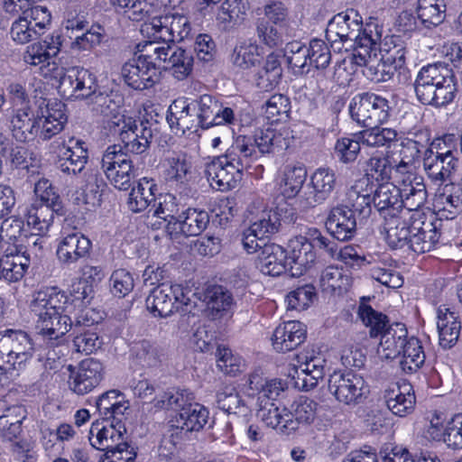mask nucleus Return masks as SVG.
<instances>
[{"label": "nucleus", "mask_w": 462, "mask_h": 462, "mask_svg": "<svg viewBox=\"0 0 462 462\" xmlns=\"http://www.w3.org/2000/svg\"><path fill=\"white\" fill-rule=\"evenodd\" d=\"M82 295L70 299L58 287H45L32 295L29 309L35 318V331L48 346H54L69 332L73 319L75 326L82 323L79 313L83 311L87 289Z\"/></svg>", "instance_id": "1"}, {"label": "nucleus", "mask_w": 462, "mask_h": 462, "mask_svg": "<svg viewBox=\"0 0 462 462\" xmlns=\"http://www.w3.org/2000/svg\"><path fill=\"white\" fill-rule=\"evenodd\" d=\"M62 46L61 36L58 33L48 35L43 41L36 42L25 49L23 60L30 66L40 67L41 74L47 79H59L58 89L67 98L86 97L96 89V75L87 69L72 67L64 69L56 61Z\"/></svg>", "instance_id": "2"}, {"label": "nucleus", "mask_w": 462, "mask_h": 462, "mask_svg": "<svg viewBox=\"0 0 462 462\" xmlns=\"http://www.w3.org/2000/svg\"><path fill=\"white\" fill-rule=\"evenodd\" d=\"M247 383L251 391L248 394H257V417L261 421L282 432H294L296 422L291 412L286 407H280L274 402L283 391L282 383L275 379L267 380L262 373L256 371L249 375Z\"/></svg>", "instance_id": "3"}, {"label": "nucleus", "mask_w": 462, "mask_h": 462, "mask_svg": "<svg viewBox=\"0 0 462 462\" xmlns=\"http://www.w3.org/2000/svg\"><path fill=\"white\" fill-rule=\"evenodd\" d=\"M382 36V26L375 19L362 24L349 14L339 13L329 21L326 30V39L334 46L341 43L346 50L353 48V53L373 46Z\"/></svg>", "instance_id": "4"}, {"label": "nucleus", "mask_w": 462, "mask_h": 462, "mask_svg": "<svg viewBox=\"0 0 462 462\" xmlns=\"http://www.w3.org/2000/svg\"><path fill=\"white\" fill-rule=\"evenodd\" d=\"M414 89L422 104L444 106L454 101L457 83L452 69L448 66L441 63L429 64L418 72Z\"/></svg>", "instance_id": "5"}, {"label": "nucleus", "mask_w": 462, "mask_h": 462, "mask_svg": "<svg viewBox=\"0 0 462 462\" xmlns=\"http://www.w3.org/2000/svg\"><path fill=\"white\" fill-rule=\"evenodd\" d=\"M379 43L380 40L373 46H367L365 49H361L358 53H352L348 58H345L336 68L335 74L337 79H342L341 83L348 80L343 76V71L347 69V65L364 66L365 68L364 75L372 81L383 82L392 79L396 70L404 64L402 50L399 49L400 52L394 51L388 55H379L377 52ZM350 70L348 74L354 72V68L351 67Z\"/></svg>", "instance_id": "6"}, {"label": "nucleus", "mask_w": 462, "mask_h": 462, "mask_svg": "<svg viewBox=\"0 0 462 462\" xmlns=\"http://www.w3.org/2000/svg\"><path fill=\"white\" fill-rule=\"evenodd\" d=\"M358 316L370 328L371 337H380L376 353L381 359L393 360L401 356L410 339L403 324L393 323L387 327V317L365 304L359 307Z\"/></svg>", "instance_id": "7"}, {"label": "nucleus", "mask_w": 462, "mask_h": 462, "mask_svg": "<svg viewBox=\"0 0 462 462\" xmlns=\"http://www.w3.org/2000/svg\"><path fill=\"white\" fill-rule=\"evenodd\" d=\"M315 247L334 255L330 240L317 227L305 226L289 239L285 251L291 276L299 277L314 266L317 260Z\"/></svg>", "instance_id": "8"}, {"label": "nucleus", "mask_w": 462, "mask_h": 462, "mask_svg": "<svg viewBox=\"0 0 462 462\" xmlns=\"http://www.w3.org/2000/svg\"><path fill=\"white\" fill-rule=\"evenodd\" d=\"M169 48L165 44L148 42L141 50V54L125 62L121 69L125 83L136 90L152 87L160 78L158 60H166Z\"/></svg>", "instance_id": "9"}, {"label": "nucleus", "mask_w": 462, "mask_h": 462, "mask_svg": "<svg viewBox=\"0 0 462 462\" xmlns=\"http://www.w3.org/2000/svg\"><path fill=\"white\" fill-rule=\"evenodd\" d=\"M457 139L453 134L435 138L423 154V168L429 180L437 187L451 181L458 168Z\"/></svg>", "instance_id": "10"}, {"label": "nucleus", "mask_w": 462, "mask_h": 462, "mask_svg": "<svg viewBox=\"0 0 462 462\" xmlns=\"http://www.w3.org/2000/svg\"><path fill=\"white\" fill-rule=\"evenodd\" d=\"M34 346L23 330L6 329L0 333V384H5L15 372L18 374L32 359Z\"/></svg>", "instance_id": "11"}, {"label": "nucleus", "mask_w": 462, "mask_h": 462, "mask_svg": "<svg viewBox=\"0 0 462 462\" xmlns=\"http://www.w3.org/2000/svg\"><path fill=\"white\" fill-rule=\"evenodd\" d=\"M154 405L171 410L175 426L187 431H199L209 418V411L195 402L193 393L186 390L166 393Z\"/></svg>", "instance_id": "12"}, {"label": "nucleus", "mask_w": 462, "mask_h": 462, "mask_svg": "<svg viewBox=\"0 0 462 462\" xmlns=\"http://www.w3.org/2000/svg\"><path fill=\"white\" fill-rule=\"evenodd\" d=\"M244 144H234L222 156L217 157L208 163L206 175L211 184L215 183L220 190L236 188L243 178V172L250 166V162L242 156Z\"/></svg>", "instance_id": "13"}, {"label": "nucleus", "mask_w": 462, "mask_h": 462, "mask_svg": "<svg viewBox=\"0 0 462 462\" xmlns=\"http://www.w3.org/2000/svg\"><path fill=\"white\" fill-rule=\"evenodd\" d=\"M291 131L286 127L261 129L254 136L239 135L235 138L234 144H244L245 152H241L250 163L261 155L286 150L291 143Z\"/></svg>", "instance_id": "14"}, {"label": "nucleus", "mask_w": 462, "mask_h": 462, "mask_svg": "<svg viewBox=\"0 0 462 462\" xmlns=\"http://www.w3.org/2000/svg\"><path fill=\"white\" fill-rule=\"evenodd\" d=\"M389 101L374 93L356 95L349 102L351 119L359 126H377L386 124L391 116Z\"/></svg>", "instance_id": "15"}, {"label": "nucleus", "mask_w": 462, "mask_h": 462, "mask_svg": "<svg viewBox=\"0 0 462 462\" xmlns=\"http://www.w3.org/2000/svg\"><path fill=\"white\" fill-rule=\"evenodd\" d=\"M142 32L152 39V42L165 44L179 42L189 36L190 24L186 16L179 14H166L152 16L150 22L142 25Z\"/></svg>", "instance_id": "16"}, {"label": "nucleus", "mask_w": 462, "mask_h": 462, "mask_svg": "<svg viewBox=\"0 0 462 462\" xmlns=\"http://www.w3.org/2000/svg\"><path fill=\"white\" fill-rule=\"evenodd\" d=\"M256 33L269 47H276L283 42V33L288 22V9L281 1L265 4L258 14Z\"/></svg>", "instance_id": "17"}, {"label": "nucleus", "mask_w": 462, "mask_h": 462, "mask_svg": "<svg viewBox=\"0 0 462 462\" xmlns=\"http://www.w3.org/2000/svg\"><path fill=\"white\" fill-rule=\"evenodd\" d=\"M328 389L340 403H361L370 393V387L363 375L353 371H335L328 377Z\"/></svg>", "instance_id": "18"}, {"label": "nucleus", "mask_w": 462, "mask_h": 462, "mask_svg": "<svg viewBox=\"0 0 462 462\" xmlns=\"http://www.w3.org/2000/svg\"><path fill=\"white\" fill-rule=\"evenodd\" d=\"M51 15L47 7L35 5L12 23L9 34L18 45L29 43L42 36L50 25Z\"/></svg>", "instance_id": "19"}, {"label": "nucleus", "mask_w": 462, "mask_h": 462, "mask_svg": "<svg viewBox=\"0 0 462 462\" xmlns=\"http://www.w3.org/2000/svg\"><path fill=\"white\" fill-rule=\"evenodd\" d=\"M101 169L109 183L116 189L126 190L135 178L132 160L118 145H111L105 151Z\"/></svg>", "instance_id": "20"}, {"label": "nucleus", "mask_w": 462, "mask_h": 462, "mask_svg": "<svg viewBox=\"0 0 462 462\" xmlns=\"http://www.w3.org/2000/svg\"><path fill=\"white\" fill-rule=\"evenodd\" d=\"M109 130L118 135L128 152L136 154L145 152L152 138L151 129L138 125L133 115H116L109 124Z\"/></svg>", "instance_id": "21"}, {"label": "nucleus", "mask_w": 462, "mask_h": 462, "mask_svg": "<svg viewBox=\"0 0 462 462\" xmlns=\"http://www.w3.org/2000/svg\"><path fill=\"white\" fill-rule=\"evenodd\" d=\"M394 183L400 190L402 202L403 217L420 212V208L425 204L428 197L426 186L421 176L413 171H395Z\"/></svg>", "instance_id": "22"}, {"label": "nucleus", "mask_w": 462, "mask_h": 462, "mask_svg": "<svg viewBox=\"0 0 462 462\" xmlns=\"http://www.w3.org/2000/svg\"><path fill=\"white\" fill-rule=\"evenodd\" d=\"M326 359L314 351L300 353L291 374L295 387L310 391L314 389L325 376Z\"/></svg>", "instance_id": "23"}, {"label": "nucleus", "mask_w": 462, "mask_h": 462, "mask_svg": "<svg viewBox=\"0 0 462 462\" xmlns=\"http://www.w3.org/2000/svg\"><path fill=\"white\" fill-rule=\"evenodd\" d=\"M68 121L66 106L57 99L43 100L35 115L38 136L49 140L60 134Z\"/></svg>", "instance_id": "24"}, {"label": "nucleus", "mask_w": 462, "mask_h": 462, "mask_svg": "<svg viewBox=\"0 0 462 462\" xmlns=\"http://www.w3.org/2000/svg\"><path fill=\"white\" fill-rule=\"evenodd\" d=\"M69 389L79 395L90 393L104 379L105 367L103 364L94 358H88L79 363L77 367L69 366Z\"/></svg>", "instance_id": "25"}, {"label": "nucleus", "mask_w": 462, "mask_h": 462, "mask_svg": "<svg viewBox=\"0 0 462 462\" xmlns=\"http://www.w3.org/2000/svg\"><path fill=\"white\" fill-rule=\"evenodd\" d=\"M336 186V175L333 170L319 168L310 176L306 190L298 198L297 203L302 209L314 207L325 201Z\"/></svg>", "instance_id": "26"}, {"label": "nucleus", "mask_w": 462, "mask_h": 462, "mask_svg": "<svg viewBox=\"0 0 462 462\" xmlns=\"http://www.w3.org/2000/svg\"><path fill=\"white\" fill-rule=\"evenodd\" d=\"M126 430L121 420L116 421H96L89 430V441L97 449L110 451L125 441Z\"/></svg>", "instance_id": "27"}, {"label": "nucleus", "mask_w": 462, "mask_h": 462, "mask_svg": "<svg viewBox=\"0 0 462 462\" xmlns=\"http://www.w3.org/2000/svg\"><path fill=\"white\" fill-rule=\"evenodd\" d=\"M416 218L411 222V235L409 247L417 254L432 250L439 239V233L432 221L426 220L421 212H414Z\"/></svg>", "instance_id": "28"}, {"label": "nucleus", "mask_w": 462, "mask_h": 462, "mask_svg": "<svg viewBox=\"0 0 462 462\" xmlns=\"http://www.w3.org/2000/svg\"><path fill=\"white\" fill-rule=\"evenodd\" d=\"M193 107V100L188 97H178L169 106L167 111V122L175 134H184L186 131L198 129V121Z\"/></svg>", "instance_id": "29"}, {"label": "nucleus", "mask_w": 462, "mask_h": 462, "mask_svg": "<svg viewBox=\"0 0 462 462\" xmlns=\"http://www.w3.org/2000/svg\"><path fill=\"white\" fill-rule=\"evenodd\" d=\"M90 248V240L81 233H62L58 240L56 254L62 263L71 264L86 257Z\"/></svg>", "instance_id": "30"}, {"label": "nucleus", "mask_w": 462, "mask_h": 462, "mask_svg": "<svg viewBox=\"0 0 462 462\" xmlns=\"http://www.w3.org/2000/svg\"><path fill=\"white\" fill-rule=\"evenodd\" d=\"M88 159V147L80 139L69 137L60 150V170L66 173L78 174L86 167Z\"/></svg>", "instance_id": "31"}, {"label": "nucleus", "mask_w": 462, "mask_h": 462, "mask_svg": "<svg viewBox=\"0 0 462 462\" xmlns=\"http://www.w3.org/2000/svg\"><path fill=\"white\" fill-rule=\"evenodd\" d=\"M305 337V325L297 320H289L276 327L272 337V345L278 352H288L299 346Z\"/></svg>", "instance_id": "32"}, {"label": "nucleus", "mask_w": 462, "mask_h": 462, "mask_svg": "<svg viewBox=\"0 0 462 462\" xmlns=\"http://www.w3.org/2000/svg\"><path fill=\"white\" fill-rule=\"evenodd\" d=\"M23 245L14 244L5 249V255L0 258V279L14 282L20 281L30 265V259L21 254Z\"/></svg>", "instance_id": "33"}, {"label": "nucleus", "mask_w": 462, "mask_h": 462, "mask_svg": "<svg viewBox=\"0 0 462 462\" xmlns=\"http://www.w3.org/2000/svg\"><path fill=\"white\" fill-rule=\"evenodd\" d=\"M306 179V167L300 162H291L278 171L276 185L283 198L294 199L301 189Z\"/></svg>", "instance_id": "34"}, {"label": "nucleus", "mask_w": 462, "mask_h": 462, "mask_svg": "<svg viewBox=\"0 0 462 462\" xmlns=\"http://www.w3.org/2000/svg\"><path fill=\"white\" fill-rule=\"evenodd\" d=\"M154 204L148 211L149 224L154 229L165 226L168 233V226L177 220L176 215L179 212V202L177 198L171 193L160 194L155 197Z\"/></svg>", "instance_id": "35"}, {"label": "nucleus", "mask_w": 462, "mask_h": 462, "mask_svg": "<svg viewBox=\"0 0 462 462\" xmlns=\"http://www.w3.org/2000/svg\"><path fill=\"white\" fill-rule=\"evenodd\" d=\"M208 221V214L205 210L189 208L173 224L169 225L168 234L171 238L180 234L198 236L207 227Z\"/></svg>", "instance_id": "36"}, {"label": "nucleus", "mask_w": 462, "mask_h": 462, "mask_svg": "<svg viewBox=\"0 0 462 462\" xmlns=\"http://www.w3.org/2000/svg\"><path fill=\"white\" fill-rule=\"evenodd\" d=\"M255 263L260 272L265 275L279 276L289 272L286 251L277 244L264 245Z\"/></svg>", "instance_id": "37"}, {"label": "nucleus", "mask_w": 462, "mask_h": 462, "mask_svg": "<svg viewBox=\"0 0 462 462\" xmlns=\"http://www.w3.org/2000/svg\"><path fill=\"white\" fill-rule=\"evenodd\" d=\"M373 204L383 218L395 217L404 210L400 190L394 182L381 183L374 189Z\"/></svg>", "instance_id": "38"}, {"label": "nucleus", "mask_w": 462, "mask_h": 462, "mask_svg": "<svg viewBox=\"0 0 462 462\" xmlns=\"http://www.w3.org/2000/svg\"><path fill=\"white\" fill-rule=\"evenodd\" d=\"M416 216L407 215L403 217V212L395 217L383 218V234L386 243L392 248H402L409 245L411 235V222Z\"/></svg>", "instance_id": "39"}, {"label": "nucleus", "mask_w": 462, "mask_h": 462, "mask_svg": "<svg viewBox=\"0 0 462 462\" xmlns=\"http://www.w3.org/2000/svg\"><path fill=\"white\" fill-rule=\"evenodd\" d=\"M326 226L328 232L337 240L350 239L356 231V221L352 209L348 206H339L330 211Z\"/></svg>", "instance_id": "40"}, {"label": "nucleus", "mask_w": 462, "mask_h": 462, "mask_svg": "<svg viewBox=\"0 0 462 462\" xmlns=\"http://www.w3.org/2000/svg\"><path fill=\"white\" fill-rule=\"evenodd\" d=\"M385 400L388 409L400 417L411 413L415 405V394L412 386L405 382L386 390Z\"/></svg>", "instance_id": "41"}, {"label": "nucleus", "mask_w": 462, "mask_h": 462, "mask_svg": "<svg viewBox=\"0 0 462 462\" xmlns=\"http://www.w3.org/2000/svg\"><path fill=\"white\" fill-rule=\"evenodd\" d=\"M374 196V185L368 178L357 180L346 192L347 206L352 207L353 212H358L363 217L371 213Z\"/></svg>", "instance_id": "42"}, {"label": "nucleus", "mask_w": 462, "mask_h": 462, "mask_svg": "<svg viewBox=\"0 0 462 462\" xmlns=\"http://www.w3.org/2000/svg\"><path fill=\"white\" fill-rule=\"evenodd\" d=\"M437 328L439 342L444 347H450L458 338L460 321L456 311L447 306L440 305L437 310Z\"/></svg>", "instance_id": "43"}, {"label": "nucleus", "mask_w": 462, "mask_h": 462, "mask_svg": "<svg viewBox=\"0 0 462 462\" xmlns=\"http://www.w3.org/2000/svg\"><path fill=\"white\" fill-rule=\"evenodd\" d=\"M96 86H97V82ZM97 87H96L93 93L85 98L93 96L92 102L95 106L94 109L105 116L109 117L108 125L113 121L114 116L116 115H132L124 107L125 98L121 93L118 91H111L108 94L101 92L97 94Z\"/></svg>", "instance_id": "44"}, {"label": "nucleus", "mask_w": 462, "mask_h": 462, "mask_svg": "<svg viewBox=\"0 0 462 462\" xmlns=\"http://www.w3.org/2000/svg\"><path fill=\"white\" fill-rule=\"evenodd\" d=\"M282 77V56L278 52L267 55L263 65L256 74V86L264 91L273 89Z\"/></svg>", "instance_id": "45"}, {"label": "nucleus", "mask_w": 462, "mask_h": 462, "mask_svg": "<svg viewBox=\"0 0 462 462\" xmlns=\"http://www.w3.org/2000/svg\"><path fill=\"white\" fill-rule=\"evenodd\" d=\"M397 160L382 152L374 154L367 162L366 174L364 178L372 179L377 182H394Z\"/></svg>", "instance_id": "46"}, {"label": "nucleus", "mask_w": 462, "mask_h": 462, "mask_svg": "<svg viewBox=\"0 0 462 462\" xmlns=\"http://www.w3.org/2000/svg\"><path fill=\"white\" fill-rule=\"evenodd\" d=\"M156 189L157 185L153 180L145 177L140 179L129 194L128 208L135 213L145 210L155 199Z\"/></svg>", "instance_id": "47"}, {"label": "nucleus", "mask_w": 462, "mask_h": 462, "mask_svg": "<svg viewBox=\"0 0 462 462\" xmlns=\"http://www.w3.org/2000/svg\"><path fill=\"white\" fill-rule=\"evenodd\" d=\"M319 282L324 291L341 294L351 286L352 277L348 270L337 265H329L322 271Z\"/></svg>", "instance_id": "48"}, {"label": "nucleus", "mask_w": 462, "mask_h": 462, "mask_svg": "<svg viewBox=\"0 0 462 462\" xmlns=\"http://www.w3.org/2000/svg\"><path fill=\"white\" fill-rule=\"evenodd\" d=\"M217 402L220 409L229 414L237 415L244 420L251 413V404L243 400L232 385H225L217 392Z\"/></svg>", "instance_id": "49"}, {"label": "nucleus", "mask_w": 462, "mask_h": 462, "mask_svg": "<svg viewBox=\"0 0 462 462\" xmlns=\"http://www.w3.org/2000/svg\"><path fill=\"white\" fill-rule=\"evenodd\" d=\"M146 308L154 316L166 318L174 312L171 291L169 284L154 288L146 298Z\"/></svg>", "instance_id": "50"}, {"label": "nucleus", "mask_w": 462, "mask_h": 462, "mask_svg": "<svg viewBox=\"0 0 462 462\" xmlns=\"http://www.w3.org/2000/svg\"><path fill=\"white\" fill-rule=\"evenodd\" d=\"M169 54L166 60H159L165 63L164 68L171 70V75L178 80L186 79L192 71V55L180 48L171 49L169 46Z\"/></svg>", "instance_id": "51"}, {"label": "nucleus", "mask_w": 462, "mask_h": 462, "mask_svg": "<svg viewBox=\"0 0 462 462\" xmlns=\"http://www.w3.org/2000/svg\"><path fill=\"white\" fill-rule=\"evenodd\" d=\"M263 57V48L252 40L237 44L232 55L233 64L240 69H249L257 65Z\"/></svg>", "instance_id": "52"}, {"label": "nucleus", "mask_w": 462, "mask_h": 462, "mask_svg": "<svg viewBox=\"0 0 462 462\" xmlns=\"http://www.w3.org/2000/svg\"><path fill=\"white\" fill-rule=\"evenodd\" d=\"M389 259L390 257L388 255L383 254L372 257L367 263H375L371 269V276L373 279L388 288L397 289L402 286L403 279L398 272L385 266Z\"/></svg>", "instance_id": "53"}, {"label": "nucleus", "mask_w": 462, "mask_h": 462, "mask_svg": "<svg viewBox=\"0 0 462 462\" xmlns=\"http://www.w3.org/2000/svg\"><path fill=\"white\" fill-rule=\"evenodd\" d=\"M207 310L213 319L222 317L231 310L233 298L231 293L221 286L208 288L204 299Z\"/></svg>", "instance_id": "54"}, {"label": "nucleus", "mask_w": 462, "mask_h": 462, "mask_svg": "<svg viewBox=\"0 0 462 462\" xmlns=\"http://www.w3.org/2000/svg\"><path fill=\"white\" fill-rule=\"evenodd\" d=\"M163 173L168 180L184 182L190 171L191 163L184 153L172 152L162 161Z\"/></svg>", "instance_id": "55"}, {"label": "nucleus", "mask_w": 462, "mask_h": 462, "mask_svg": "<svg viewBox=\"0 0 462 462\" xmlns=\"http://www.w3.org/2000/svg\"><path fill=\"white\" fill-rule=\"evenodd\" d=\"M57 211L59 209L34 202L30 206L26 213L27 225L38 233H46L52 225L54 212Z\"/></svg>", "instance_id": "56"}, {"label": "nucleus", "mask_w": 462, "mask_h": 462, "mask_svg": "<svg viewBox=\"0 0 462 462\" xmlns=\"http://www.w3.org/2000/svg\"><path fill=\"white\" fill-rule=\"evenodd\" d=\"M249 7L248 0H225L217 14V20L225 26L239 23L245 19Z\"/></svg>", "instance_id": "57"}, {"label": "nucleus", "mask_w": 462, "mask_h": 462, "mask_svg": "<svg viewBox=\"0 0 462 462\" xmlns=\"http://www.w3.org/2000/svg\"><path fill=\"white\" fill-rule=\"evenodd\" d=\"M399 357L401 368L405 373H413L420 368L425 362V353L420 340L410 337Z\"/></svg>", "instance_id": "58"}, {"label": "nucleus", "mask_w": 462, "mask_h": 462, "mask_svg": "<svg viewBox=\"0 0 462 462\" xmlns=\"http://www.w3.org/2000/svg\"><path fill=\"white\" fill-rule=\"evenodd\" d=\"M368 129L359 132L362 144L369 147H388L397 140L398 133L390 127L367 126Z\"/></svg>", "instance_id": "59"}, {"label": "nucleus", "mask_w": 462, "mask_h": 462, "mask_svg": "<svg viewBox=\"0 0 462 462\" xmlns=\"http://www.w3.org/2000/svg\"><path fill=\"white\" fill-rule=\"evenodd\" d=\"M11 129L14 136L20 142H24L33 135L38 136V126L26 109H19L11 119Z\"/></svg>", "instance_id": "60"}, {"label": "nucleus", "mask_w": 462, "mask_h": 462, "mask_svg": "<svg viewBox=\"0 0 462 462\" xmlns=\"http://www.w3.org/2000/svg\"><path fill=\"white\" fill-rule=\"evenodd\" d=\"M359 133L338 138L334 146L335 156L342 163L354 162L361 151Z\"/></svg>", "instance_id": "61"}, {"label": "nucleus", "mask_w": 462, "mask_h": 462, "mask_svg": "<svg viewBox=\"0 0 462 462\" xmlns=\"http://www.w3.org/2000/svg\"><path fill=\"white\" fill-rule=\"evenodd\" d=\"M445 5L443 0H419L418 18L425 25H438L444 19Z\"/></svg>", "instance_id": "62"}, {"label": "nucleus", "mask_w": 462, "mask_h": 462, "mask_svg": "<svg viewBox=\"0 0 462 462\" xmlns=\"http://www.w3.org/2000/svg\"><path fill=\"white\" fill-rule=\"evenodd\" d=\"M308 46L300 42H291L286 44L283 56L286 57L288 64L297 69L298 73H304L310 70Z\"/></svg>", "instance_id": "63"}, {"label": "nucleus", "mask_w": 462, "mask_h": 462, "mask_svg": "<svg viewBox=\"0 0 462 462\" xmlns=\"http://www.w3.org/2000/svg\"><path fill=\"white\" fill-rule=\"evenodd\" d=\"M218 103L209 95H203L199 99L193 100V107L198 121L199 127L209 128L214 125V116L217 111Z\"/></svg>", "instance_id": "64"}]
</instances>
